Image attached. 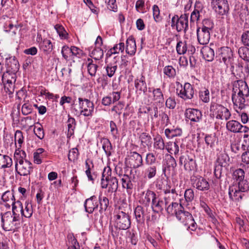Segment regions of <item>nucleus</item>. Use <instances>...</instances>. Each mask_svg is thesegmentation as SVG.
Instances as JSON below:
<instances>
[{"label": "nucleus", "instance_id": "nucleus-48", "mask_svg": "<svg viewBox=\"0 0 249 249\" xmlns=\"http://www.w3.org/2000/svg\"><path fill=\"white\" fill-rule=\"evenodd\" d=\"M112 175V170L110 167L107 166L105 167L104 169L103 172L102 173V178H101V182H105L106 180L110 179V178L113 177L111 176Z\"/></svg>", "mask_w": 249, "mask_h": 249}, {"label": "nucleus", "instance_id": "nucleus-17", "mask_svg": "<svg viewBox=\"0 0 249 249\" xmlns=\"http://www.w3.org/2000/svg\"><path fill=\"white\" fill-rule=\"evenodd\" d=\"M191 181L194 187L200 191L208 190L210 185L206 178L201 176L194 177L191 178Z\"/></svg>", "mask_w": 249, "mask_h": 249}, {"label": "nucleus", "instance_id": "nucleus-29", "mask_svg": "<svg viewBox=\"0 0 249 249\" xmlns=\"http://www.w3.org/2000/svg\"><path fill=\"white\" fill-rule=\"evenodd\" d=\"M1 199L5 203L4 205L7 208H10L11 205L15 201L13 194L9 191L3 193L1 196Z\"/></svg>", "mask_w": 249, "mask_h": 249}, {"label": "nucleus", "instance_id": "nucleus-50", "mask_svg": "<svg viewBox=\"0 0 249 249\" xmlns=\"http://www.w3.org/2000/svg\"><path fill=\"white\" fill-rule=\"evenodd\" d=\"M177 52L179 54H183L186 53L187 50L186 41H179L178 42L176 46Z\"/></svg>", "mask_w": 249, "mask_h": 249}, {"label": "nucleus", "instance_id": "nucleus-21", "mask_svg": "<svg viewBox=\"0 0 249 249\" xmlns=\"http://www.w3.org/2000/svg\"><path fill=\"white\" fill-rule=\"evenodd\" d=\"M101 184L102 188L106 189L108 188V193H115L118 188V180L115 177L110 178L105 182H101Z\"/></svg>", "mask_w": 249, "mask_h": 249}, {"label": "nucleus", "instance_id": "nucleus-23", "mask_svg": "<svg viewBox=\"0 0 249 249\" xmlns=\"http://www.w3.org/2000/svg\"><path fill=\"white\" fill-rule=\"evenodd\" d=\"M196 32L198 41L200 44L206 45L209 43L210 39V32L198 28Z\"/></svg>", "mask_w": 249, "mask_h": 249}, {"label": "nucleus", "instance_id": "nucleus-8", "mask_svg": "<svg viewBox=\"0 0 249 249\" xmlns=\"http://www.w3.org/2000/svg\"><path fill=\"white\" fill-rule=\"evenodd\" d=\"M179 163L183 165L185 170L188 172L195 171L197 167L195 155L189 151H186L180 157Z\"/></svg>", "mask_w": 249, "mask_h": 249}, {"label": "nucleus", "instance_id": "nucleus-1", "mask_svg": "<svg viewBox=\"0 0 249 249\" xmlns=\"http://www.w3.org/2000/svg\"><path fill=\"white\" fill-rule=\"evenodd\" d=\"M231 99L234 107L240 110L244 108L246 106L247 98L249 96V89L247 83L238 80L232 83Z\"/></svg>", "mask_w": 249, "mask_h": 249}, {"label": "nucleus", "instance_id": "nucleus-40", "mask_svg": "<svg viewBox=\"0 0 249 249\" xmlns=\"http://www.w3.org/2000/svg\"><path fill=\"white\" fill-rule=\"evenodd\" d=\"M33 214V208L31 203L26 202L24 204V208H23L21 213L22 216L26 218H30Z\"/></svg>", "mask_w": 249, "mask_h": 249}, {"label": "nucleus", "instance_id": "nucleus-44", "mask_svg": "<svg viewBox=\"0 0 249 249\" xmlns=\"http://www.w3.org/2000/svg\"><path fill=\"white\" fill-rule=\"evenodd\" d=\"M232 176L234 179L238 182H241L245 180V172L242 169H237L233 172Z\"/></svg>", "mask_w": 249, "mask_h": 249}, {"label": "nucleus", "instance_id": "nucleus-6", "mask_svg": "<svg viewBox=\"0 0 249 249\" xmlns=\"http://www.w3.org/2000/svg\"><path fill=\"white\" fill-rule=\"evenodd\" d=\"M210 116L217 119L228 120L231 116L229 110L224 106L215 103H212L210 108Z\"/></svg>", "mask_w": 249, "mask_h": 249}, {"label": "nucleus", "instance_id": "nucleus-7", "mask_svg": "<svg viewBox=\"0 0 249 249\" xmlns=\"http://www.w3.org/2000/svg\"><path fill=\"white\" fill-rule=\"evenodd\" d=\"M2 228L6 231L15 230L17 225L18 224L20 216L13 215L11 212H7L1 213Z\"/></svg>", "mask_w": 249, "mask_h": 249}, {"label": "nucleus", "instance_id": "nucleus-37", "mask_svg": "<svg viewBox=\"0 0 249 249\" xmlns=\"http://www.w3.org/2000/svg\"><path fill=\"white\" fill-rule=\"evenodd\" d=\"M238 53L240 58L244 61L249 62V48L244 46L238 49Z\"/></svg>", "mask_w": 249, "mask_h": 249}, {"label": "nucleus", "instance_id": "nucleus-41", "mask_svg": "<svg viewBox=\"0 0 249 249\" xmlns=\"http://www.w3.org/2000/svg\"><path fill=\"white\" fill-rule=\"evenodd\" d=\"M88 71L89 73L91 76H95L96 73L98 66L93 63V60L90 58L88 59Z\"/></svg>", "mask_w": 249, "mask_h": 249}, {"label": "nucleus", "instance_id": "nucleus-13", "mask_svg": "<svg viewBox=\"0 0 249 249\" xmlns=\"http://www.w3.org/2000/svg\"><path fill=\"white\" fill-rule=\"evenodd\" d=\"M168 202V196L160 198L157 196L155 200L151 202V208L153 211L157 213L163 214Z\"/></svg>", "mask_w": 249, "mask_h": 249}, {"label": "nucleus", "instance_id": "nucleus-2", "mask_svg": "<svg viewBox=\"0 0 249 249\" xmlns=\"http://www.w3.org/2000/svg\"><path fill=\"white\" fill-rule=\"evenodd\" d=\"M77 103L75 97L71 104V108L75 115H83L85 117H91L94 111V105L92 102L86 98L79 97Z\"/></svg>", "mask_w": 249, "mask_h": 249}, {"label": "nucleus", "instance_id": "nucleus-25", "mask_svg": "<svg viewBox=\"0 0 249 249\" xmlns=\"http://www.w3.org/2000/svg\"><path fill=\"white\" fill-rule=\"evenodd\" d=\"M135 87L137 90L145 93L147 90V85L145 82V77L141 74L140 77H138L134 81Z\"/></svg>", "mask_w": 249, "mask_h": 249}, {"label": "nucleus", "instance_id": "nucleus-60", "mask_svg": "<svg viewBox=\"0 0 249 249\" xmlns=\"http://www.w3.org/2000/svg\"><path fill=\"white\" fill-rule=\"evenodd\" d=\"M117 68V65L116 64H115L113 66L111 64L107 65L106 68L107 75L109 77H112L114 75Z\"/></svg>", "mask_w": 249, "mask_h": 249}, {"label": "nucleus", "instance_id": "nucleus-57", "mask_svg": "<svg viewBox=\"0 0 249 249\" xmlns=\"http://www.w3.org/2000/svg\"><path fill=\"white\" fill-rule=\"evenodd\" d=\"M33 110L32 106L29 103H24L21 108V112L23 115H27L32 113Z\"/></svg>", "mask_w": 249, "mask_h": 249}, {"label": "nucleus", "instance_id": "nucleus-54", "mask_svg": "<svg viewBox=\"0 0 249 249\" xmlns=\"http://www.w3.org/2000/svg\"><path fill=\"white\" fill-rule=\"evenodd\" d=\"M38 124L40 126L39 127L35 126L34 129V132L39 139L42 140L44 137V132L42 125L39 123Z\"/></svg>", "mask_w": 249, "mask_h": 249}, {"label": "nucleus", "instance_id": "nucleus-33", "mask_svg": "<svg viewBox=\"0 0 249 249\" xmlns=\"http://www.w3.org/2000/svg\"><path fill=\"white\" fill-rule=\"evenodd\" d=\"M68 124V133L67 137L71 138L74 133V129L76 125V122L75 119L73 117L69 116V118L67 121Z\"/></svg>", "mask_w": 249, "mask_h": 249}, {"label": "nucleus", "instance_id": "nucleus-38", "mask_svg": "<svg viewBox=\"0 0 249 249\" xmlns=\"http://www.w3.org/2000/svg\"><path fill=\"white\" fill-rule=\"evenodd\" d=\"M11 205L12 206L13 215L19 216V213L21 214L23 207L22 203L20 201L18 200L15 201Z\"/></svg>", "mask_w": 249, "mask_h": 249}, {"label": "nucleus", "instance_id": "nucleus-46", "mask_svg": "<svg viewBox=\"0 0 249 249\" xmlns=\"http://www.w3.org/2000/svg\"><path fill=\"white\" fill-rule=\"evenodd\" d=\"M156 196L157 195L154 192L150 190H148L146 192L144 196V202L145 203L146 205H148L151 201V200L152 202V201L155 200Z\"/></svg>", "mask_w": 249, "mask_h": 249}, {"label": "nucleus", "instance_id": "nucleus-20", "mask_svg": "<svg viewBox=\"0 0 249 249\" xmlns=\"http://www.w3.org/2000/svg\"><path fill=\"white\" fill-rule=\"evenodd\" d=\"M147 209H144L141 205L137 206L134 210V214L137 223L142 224L144 223L145 217L147 220H150V216L147 215Z\"/></svg>", "mask_w": 249, "mask_h": 249}, {"label": "nucleus", "instance_id": "nucleus-42", "mask_svg": "<svg viewBox=\"0 0 249 249\" xmlns=\"http://www.w3.org/2000/svg\"><path fill=\"white\" fill-rule=\"evenodd\" d=\"M20 147H18L16 149L14 153V160L15 162H19V160H25L26 159V154L23 150L20 149Z\"/></svg>", "mask_w": 249, "mask_h": 249}, {"label": "nucleus", "instance_id": "nucleus-43", "mask_svg": "<svg viewBox=\"0 0 249 249\" xmlns=\"http://www.w3.org/2000/svg\"><path fill=\"white\" fill-rule=\"evenodd\" d=\"M199 98L204 103H208L210 101V92L208 89L204 88L199 90Z\"/></svg>", "mask_w": 249, "mask_h": 249}, {"label": "nucleus", "instance_id": "nucleus-64", "mask_svg": "<svg viewBox=\"0 0 249 249\" xmlns=\"http://www.w3.org/2000/svg\"><path fill=\"white\" fill-rule=\"evenodd\" d=\"M241 40L244 46L249 47V30L243 33Z\"/></svg>", "mask_w": 249, "mask_h": 249}, {"label": "nucleus", "instance_id": "nucleus-32", "mask_svg": "<svg viewBox=\"0 0 249 249\" xmlns=\"http://www.w3.org/2000/svg\"><path fill=\"white\" fill-rule=\"evenodd\" d=\"M12 164V160L9 156L0 154V169L10 168Z\"/></svg>", "mask_w": 249, "mask_h": 249}, {"label": "nucleus", "instance_id": "nucleus-3", "mask_svg": "<svg viewBox=\"0 0 249 249\" xmlns=\"http://www.w3.org/2000/svg\"><path fill=\"white\" fill-rule=\"evenodd\" d=\"M114 226L116 229L119 230H126L131 226L130 216L128 213L122 210L119 207V210L113 216Z\"/></svg>", "mask_w": 249, "mask_h": 249}, {"label": "nucleus", "instance_id": "nucleus-12", "mask_svg": "<svg viewBox=\"0 0 249 249\" xmlns=\"http://www.w3.org/2000/svg\"><path fill=\"white\" fill-rule=\"evenodd\" d=\"M125 164L130 168H138L143 165L142 157L137 152H130L127 158H125Z\"/></svg>", "mask_w": 249, "mask_h": 249}, {"label": "nucleus", "instance_id": "nucleus-62", "mask_svg": "<svg viewBox=\"0 0 249 249\" xmlns=\"http://www.w3.org/2000/svg\"><path fill=\"white\" fill-rule=\"evenodd\" d=\"M15 142L17 141L19 147H21V144L23 142V136L22 132L20 130H17L15 134ZM16 143H15V144Z\"/></svg>", "mask_w": 249, "mask_h": 249}, {"label": "nucleus", "instance_id": "nucleus-36", "mask_svg": "<svg viewBox=\"0 0 249 249\" xmlns=\"http://www.w3.org/2000/svg\"><path fill=\"white\" fill-rule=\"evenodd\" d=\"M98 201L100 204L99 211L101 213H102L107 209L109 205V200L107 197L102 196L101 195H100L99 196Z\"/></svg>", "mask_w": 249, "mask_h": 249}, {"label": "nucleus", "instance_id": "nucleus-30", "mask_svg": "<svg viewBox=\"0 0 249 249\" xmlns=\"http://www.w3.org/2000/svg\"><path fill=\"white\" fill-rule=\"evenodd\" d=\"M120 180L122 187L126 189L127 193L131 192L133 188V184L131 182V177L127 175H124Z\"/></svg>", "mask_w": 249, "mask_h": 249}, {"label": "nucleus", "instance_id": "nucleus-11", "mask_svg": "<svg viewBox=\"0 0 249 249\" xmlns=\"http://www.w3.org/2000/svg\"><path fill=\"white\" fill-rule=\"evenodd\" d=\"M215 12L221 16H227L229 14L230 6L227 0H212L211 2Z\"/></svg>", "mask_w": 249, "mask_h": 249}, {"label": "nucleus", "instance_id": "nucleus-22", "mask_svg": "<svg viewBox=\"0 0 249 249\" xmlns=\"http://www.w3.org/2000/svg\"><path fill=\"white\" fill-rule=\"evenodd\" d=\"M98 206V201L95 196L87 199L84 203L85 210L89 213H91L94 210H97Z\"/></svg>", "mask_w": 249, "mask_h": 249}, {"label": "nucleus", "instance_id": "nucleus-4", "mask_svg": "<svg viewBox=\"0 0 249 249\" xmlns=\"http://www.w3.org/2000/svg\"><path fill=\"white\" fill-rule=\"evenodd\" d=\"M218 56L220 62H223L227 67H230L231 73L234 74V57L232 49L229 47H222L218 48Z\"/></svg>", "mask_w": 249, "mask_h": 249}, {"label": "nucleus", "instance_id": "nucleus-45", "mask_svg": "<svg viewBox=\"0 0 249 249\" xmlns=\"http://www.w3.org/2000/svg\"><path fill=\"white\" fill-rule=\"evenodd\" d=\"M166 149L168 152L171 154H174L175 155H177L179 153V147L177 142H171L170 144H168L166 145Z\"/></svg>", "mask_w": 249, "mask_h": 249}, {"label": "nucleus", "instance_id": "nucleus-51", "mask_svg": "<svg viewBox=\"0 0 249 249\" xmlns=\"http://www.w3.org/2000/svg\"><path fill=\"white\" fill-rule=\"evenodd\" d=\"M202 23V27L201 29L210 32L213 28L214 24L210 19H204Z\"/></svg>", "mask_w": 249, "mask_h": 249}, {"label": "nucleus", "instance_id": "nucleus-16", "mask_svg": "<svg viewBox=\"0 0 249 249\" xmlns=\"http://www.w3.org/2000/svg\"><path fill=\"white\" fill-rule=\"evenodd\" d=\"M185 116L186 120H189L191 122H199L202 118L201 111L197 109L187 108L185 112Z\"/></svg>", "mask_w": 249, "mask_h": 249}, {"label": "nucleus", "instance_id": "nucleus-52", "mask_svg": "<svg viewBox=\"0 0 249 249\" xmlns=\"http://www.w3.org/2000/svg\"><path fill=\"white\" fill-rule=\"evenodd\" d=\"M184 198L187 203L192 202L195 198L193 190L191 188L187 189L184 192Z\"/></svg>", "mask_w": 249, "mask_h": 249}, {"label": "nucleus", "instance_id": "nucleus-26", "mask_svg": "<svg viewBox=\"0 0 249 249\" xmlns=\"http://www.w3.org/2000/svg\"><path fill=\"white\" fill-rule=\"evenodd\" d=\"M201 53L206 61H212L214 59L215 55L214 49L211 47L208 46L203 47L201 50Z\"/></svg>", "mask_w": 249, "mask_h": 249}, {"label": "nucleus", "instance_id": "nucleus-55", "mask_svg": "<svg viewBox=\"0 0 249 249\" xmlns=\"http://www.w3.org/2000/svg\"><path fill=\"white\" fill-rule=\"evenodd\" d=\"M145 162L147 165H156V158L152 153H149L146 155Z\"/></svg>", "mask_w": 249, "mask_h": 249}, {"label": "nucleus", "instance_id": "nucleus-61", "mask_svg": "<svg viewBox=\"0 0 249 249\" xmlns=\"http://www.w3.org/2000/svg\"><path fill=\"white\" fill-rule=\"evenodd\" d=\"M164 73L169 77H174L176 75V70L172 66H167L164 69Z\"/></svg>", "mask_w": 249, "mask_h": 249}, {"label": "nucleus", "instance_id": "nucleus-15", "mask_svg": "<svg viewBox=\"0 0 249 249\" xmlns=\"http://www.w3.org/2000/svg\"><path fill=\"white\" fill-rule=\"evenodd\" d=\"M176 166L175 159L170 155L167 156L162 167L163 174L165 177H168L170 176L171 171H174Z\"/></svg>", "mask_w": 249, "mask_h": 249}, {"label": "nucleus", "instance_id": "nucleus-56", "mask_svg": "<svg viewBox=\"0 0 249 249\" xmlns=\"http://www.w3.org/2000/svg\"><path fill=\"white\" fill-rule=\"evenodd\" d=\"M153 10V15L154 20L156 22L160 21L162 18L160 16V10L159 6L157 5H154L152 7Z\"/></svg>", "mask_w": 249, "mask_h": 249}, {"label": "nucleus", "instance_id": "nucleus-63", "mask_svg": "<svg viewBox=\"0 0 249 249\" xmlns=\"http://www.w3.org/2000/svg\"><path fill=\"white\" fill-rule=\"evenodd\" d=\"M15 84L13 83L12 81L10 80H7V83L4 86L5 90L7 92H9V94H12L14 91Z\"/></svg>", "mask_w": 249, "mask_h": 249}, {"label": "nucleus", "instance_id": "nucleus-19", "mask_svg": "<svg viewBox=\"0 0 249 249\" xmlns=\"http://www.w3.org/2000/svg\"><path fill=\"white\" fill-rule=\"evenodd\" d=\"M182 207L180 203L171 201L170 197L168 196V202L166 206L164 212H166L167 215L169 216H176L178 211L182 209Z\"/></svg>", "mask_w": 249, "mask_h": 249}, {"label": "nucleus", "instance_id": "nucleus-5", "mask_svg": "<svg viewBox=\"0 0 249 249\" xmlns=\"http://www.w3.org/2000/svg\"><path fill=\"white\" fill-rule=\"evenodd\" d=\"M178 221L184 225L188 229L195 231L197 228V224L191 213L186 211L183 207L180 211H178L176 215Z\"/></svg>", "mask_w": 249, "mask_h": 249}, {"label": "nucleus", "instance_id": "nucleus-53", "mask_svg": "<svg viewBox=\"0 0 249 249\" xmlns=\"http://www.w3.org/2000/svg\"><path fill=\"white\" fill-rule=\"evenodd\" d=\"M102 147L107 156H110L111 155V150L112 147L111 143L108 139L104 140Z\"/></svg>", "mask_w": 249, "mask_h": 249}, {"label": "nucleus", "instance_id": "nucleus-39", "mask_svg": "<svg viewBox=\"0 0 249 249\" xmlns=\"http://www.w3.org/2000/svg\"><path fill=\"white\" fill-rule=\"evenodd\" d=\"M157 169L156 165H147L144 173L145 177L148 179L154 178L157 174Z\"/></svg>", "mask_w": 249, "mask_h": 249}, {"label": "nucleus", "instance_id": "nucleus-27", "mask_svg": "<svg viewBox=\"0 0 249 249\" xmlns=\"http://www.w3.org/2000/svg\"><path fill=\"white\" fill-rule=\"evenodd\" d=\"M136 51V45L135 40L132 36H129L126 42V53L130 55H133Z\"/></svg>", "mask_w": 249, "mask_h": 249}, {"label": "nucleus", "instance_id": "nucleus-18", "mask_svg": "<svg viewBox=\"0 0 249 249\" xmlns=\"http://www.w3.org/2000/svg\"><path fill=\"white\" fill-rule=\"evenodd\" d=\"M5 66L6 68V73L9 74H15L19 68L18 61L15 57H10L8 58H6Z\"/></svg>", "mask_w": 249, "mask_h": 249}, {"label": "nucleus", "instance_id": "nucleus-35", "mask_svg": "<svg viewBox=\"0 0 249 249\" xmlns=\"http://www.w3.org/2000/svg\"><path fill=\"white\" fill-rule=\"evenodd\" d=\"M40 49L46 54L50 53L53 50V44L51 40L44 39L40 44Z\"/></svg>", "mask_w": 249, "mask_h": 249}, {"label": "nucleus", "instance_id": "nucleus-31", "mask_svg": "<svg viewBox=\"0 0 249 249\" xmlns=\"http://www.w3.org/2000/svg\"><path fill=\"white\" fill-rule=\"evenodd\" d=\"M153 100L156 103L162 105L164 102L163 92L160 88L154 89L152 91Z\"/></svg>", "mask_w": 249, "mask_h": 249}, {"label": "nucleus", "instance_id": "nucleus-34", "mask_svg": "<svg viewBox=\"0 0 249 249\" xmlns=\"http://www.w3.org/2000/svg\"><path fill=\"white\" fill-rule=\"evenodd\" d=\"M166 148L164 141L162 137L158 135L154 138V148L158 150H163Z\"/></svg>", "mask_w": 249, "mask_h": 249}, {"label": "nucleus", "instance_id": "nucleus-24", "mask_svg": "<svg viewBox=\"0 0 249 249\" xmlns=\"http://www.w3.org/2000/svg\"><path fill=\"white\" fill-rule=\"evenodd\" d=\"M141 142V145L142 148L151 147L152 143V139L151 135L147 132H142L139 136Z\"/></svg>", "mask_w": 249, "mask_h": 249}, {"label": "nucleus", "instance_id": "nucleus-59", "mask_svg": "<svg viewBox=\"0 0 249 249\" xmlns=\"http://www.w3.org/2000/svg\"><path fill=\"white\" fill-rule=\"evenodd\" d=\"M238 189L242 192H248L249 191V183L245 179L238 182Z\"/></svg>", "mask_w": 249, "mask_h": 249}, {"label": "nucleus", "instance_id": "nucleus-14", "mask_svg": "<svg viewBox=\"0 0 249 249\" xmlns=\"http://www.w3.org/2000/svg\"><path fill=\"white\" fill-rule=\"evenodd\" d=\"M178 96L184 100L192 99L194 97V89L193 85L189 83H185L183 87L178 93Z\"/></svg>", "mask_w": 249, "mask_h": 249}, {"label": "nucleus", "instance_id": "nucleus-58", "mask_svg": "<svg viewBox=\"0 0 249 249\" xmlns=\"http://www.w3.org/2000/svg\"><path fill=\"white\" fill-rule=\"evenodd\" d=\"M124 106L125 104L124 102L120 101L111 108V111H114L116 113L120 115L124 107Z\"/></svg>", "mask_w": 249, "mask_h": 249}, {"label": "nucleus", "instance_id": "nucleus-49", "mask_svg": "<svg viewBox=\"0 0 249 249\" xmlns=\"http://www.w3.org/2000/svg\"><path fill=\"white\" fill-rule=\"evenodd\" d=\"M91 54V57H92L96 60H99L103 57L104 52L101 47H96L92 51Z\"/></svg>", "mask_w": 249, "mask_h": 249}, {"label": "nucleus", "instance_id": "nucleus-28", "mask_svg": "<svg viewBox=\"0 0 249 249\" xmlns=\"http://www.w3.org/2000/svg\"><path fill=\"white\" fill-rule=\"evenodd\" d=\"M243 125L238 121L231 120L226 124V128L229 131L233 133H238L242 129Z\"/></svg>", "mask_w": 249, "mask_h": 249}, {"label": "nucleus", "instance_id": "nucleus-10", "mask_svg": "<svg viewBox=\"0 0 249 249\" xmlns=\"http://www.w3.org/2000/svg\"><path fill=\"white\" fill-rule=\"evenodd\" d=\"M15 170L20 176H26L31 174L33 172V164L28 160H19L16 162Z\"/></svg>", "mask_w": 249, "mask_h": 249}, {"label": "nucleus", "instance_id": "nucleus-47", "mask_svg": "<svg viewBox=\"0 0 249 249\" xmlns=\"http://www.w3.org/2000/svg\"><path fill=\"white\" fill-rule=\"evenodd\" d=\"M54 28L61 39H67L68 38V34L62 25L58 24H56L54 26Z\"/></svg>", "mask_w": 249, "mask_h": 249}, {"label": "nucleus", "instance_id": "nucleus-9", "mask_svg": "<svg viewBox=\"0 0 249 249\" xmlns=\"http://www.w3.org/2000/svg\"><path fill=\"white\" fill-rule=\"evenodd\" d=\"M171 27L175 28L178 32L183 31L185 33L188 28V15L182 14L179 17L174 15L171 19Z\"/></svg>", "mask_w": 249, "mask_h": 249}]
</instances>
